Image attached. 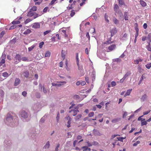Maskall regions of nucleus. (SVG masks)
Wrapping results in <instances>:
<instances>
[{
    "label": "nucleus",
    "instance_id": "obj_62",
    "mask_svg": "<svg viewBox=\"0 0 151 151\" xmlns=\"http://www.w3.org/2000/svg\"><path fill=\"white\" fill-rule=\"evenodd\" d=\"M59 147H60V144H58L57 145V146L55 148V151H58V148Z\"/></svg>",
    "mask_w": 151,
    "mask_h": 151
},
{
    "label": "nucleus",
    "instance_id": "obj_49",
    "mask_svg": "<svg viewBox=\"0 0 151 151\" xmlns=\"http://www.w3.org/2000/svg\"><path fill=\"white\" fill-rule=\"evenodd\" d=\"M138 70L140 73H141L142 70V69L141 68V67L139 66L137 68Z\"/></svg>",
    "mask_w": 151,
    "mask_h": 151
},
{
    "label": "nucleus",
    "instance_id": "obj_19",
    "mask_svg": "<svg viewBox=\"0 0 151 151\" xmlns=\"http://www.w3.org/2000/svg\"><path fill=\"white\" fill-rule=\"evenodd\" d=\"M147 38L149 42H148V44L150 45L151 42V33H149L147 36Z\"/></svg>",
    "mask_w": 151,
    "mask_h": 151
},
{
    "label": "nucleus",
    "instance_id": "obj_33",
    "mask_svg": "<svg viewBox=\"0 0 151 151\" xmlns=\"http://www.w3.org/2000/svg\"><path fill=\"white\" fill-rule=\"evenodd\" d=\"M75 14V11L74 10H72L71 11L70 16L71 17H73Z\"/></svg>",
    "mask_w": 151,
    "mask_h": 151
},
{
    "label": "nucleus",
    "instance_id": "obj_44",
    "mask_svg": "<svg viewBox=\"0 0 151 151\" xmlns=\"http://www.w3.org/2000/svg\"><path fill=\"white\" fill-rule=\"evenodd\" d=\"M31 21L32 20H31L30 19H27L25 21L24 23L26 24H27Z\"/></svg>",
    "mask_w": 151,
    "mask_h": 151
},
{
    "label": "nucleus",
    "instance_id": "obj_24",
    "mask_svg": "<svg viewBox=\"0 0 151 151\" xmlns=\"http://www.w3.org/2000/svg\"><path fill=\"white\" fill-rule=\"evenodd\" d=\"M12 23L13 24H18L20 23V22L19 20H14L12 22Z\"/></svg>",
    "mask_w": 151,
    "mask_h": 151
},
{
    "label": "nucleus",
    "instance_id": "obj_1",
    "mask_svg": "<svg viewBox=\"0 0 151 151\" xmlns=\"http://www.w3.org/2000/svg\"><path fill=\"white\" fill-rule=\"evenodd\" d=\"M119 7L117 4L114 5V10L117 14H121L120 17H123V15L121 10L119 9Z\"/></svg>",
    "mask_w": 151,
    "mask_h": 151
},
{
    "label": "nucleus",
    "instance_id": "obj_4",
    "mask_svg": "<svg viewBox=\"0 0 151 151\" xmlns=\"http://www.w3.org/2000/svg\"><path fill=\"white\" fill-rule=\"evenodd\" d=\"M98 143L96 142L93 141L92 142H90L88 141H87L86 142V145L88 147H90L92 145H96L98 144Z\"/></svg>",
    "mask_w": 151,
    "mask_h": 151
},
{
    "label": "nucleus",
    "instance_id": "obj_15",
    "mask_svg": "<svg viewBox=\"0 0 151 151\" xmlns=\"http://www.w3.org/2000/svg\"><path fill=\"white\" fill-rule=\"evenodd\" d=\"M35 13L32 12L31 10H30L27 13V16L29 17H31L35 15Z\"/></svg>",
    "mask_w": 151,
    "mask_h": 151
},
{
    "label": "nucleus",
    "instance_id": "obj_28",
    "mask_svg": "<svg viewBox=\"0 0 151 151\" xmlns=\"http://www.w3.org/2000/svg\"><path fill=\"white\" fill-rule=\"evenodd\" d=\"M31 32V31L30 29H27L24 32L23 34L24 35H27L30 33Z\"/></svg>",
    "mask_w": 151,
    "mask_h": 151
},
{
    "label": "nucleus",
    "instance_id": "obj_9",
    "mask_svg": "<svg viewBox=\"0 0 151 151\" xmlns=\"http://www.w3.org/2000/svg\"><path fill=\"white\" fill-rule=\"evenodd\" d=\"M79 112L78 110H75V109H72L69 111V113H71L72 115L73 116H75L77 114V112Z\"/></svg>",
    "mask_w": 151,
    "mask_h": 151
},
{
    "label": "nucleus",
    "instance_id": "obj_41",
    "mask_svg": "<svg viewBox=\"0 0 151 151\" xmlns=\"http://www.w3.org/2000/svg\"><path fill=\"white\" fill-rule=\"evenodd\" d=\"M44 44V42H40L39 44V47L40 48H42Z\"/></svg>",
    "mask_w": 151,
    "mask_h": 151
},
{
    "label": "nucleus",
    "instance_id": "obj_64",
    "mask_svg": "<svg viewBox=\"0 0 151 151\" xmlns=\"http://www.w3.org/2000/svg\"><path fill=\"white\" fill-rule=\"evenodd\" d=\"M48 9V7H45L43 9V12H47V9Z\"/></svg>",
    "mask_w": 151,
    "mask_h": 151
},
{
    "label": "nucleus",
    "instance_id": "obj_63",
    "mask_svg": "<svg viewBox=\"0 0 151 151\" xmlns=\"http://www.w3.org/2000/svg\"><path fill=\"white\" fill-rule=\"evenodd\" d=\"M38 14H37L36 13H35V15H34L33 16H34V17H33L35 19V18H37V17H38Z\"/></svg>",
    "mask_w": 151,
    "mask_h": 151
},
{
    "label": "nucleus",
    "instance_id": "obj_38",
    "mask_svg": "<svg viewBox=\"0 0 151 151\" xmlns=\"http://www.w3.org/2000/svg\"><path fill=\"white\" fill-rule=\"evenodd\" d=\"M119 119L118 118L114 119L112 120L111 122L112 123H116L118 121Z\"/></svg>",
    "mask_w": 151,
    "mask_h": 151
},
{
    "label": "nucleus",
    "instance_id": "obj_60",
    "mask_svg": "<svg viewBox=\"0 0 151 151\" xmlns=\"http://www.w3.org/2000/svg\"><path fill=\"white\" fill-rule=\"evenodd\" d=\"M114 62H119L121 61V59L119 58L115 59L114 60Z\"/></svg>",
    "mask_w": 151,
    "mask_h": 151
},
{
    "label": "nucleus",
    "instance_id": "obj_61",
    "mask_svg": "<svg viewBox=\"0 0 151 151\" xmlns=\"http://www.w3.org/2000/svg\"><path fill=\"white\" fill-rule=\"evenodd\" d=\"M59 116H60V114L59 112H58V114H57V116H56V119L57 120V122H58L59 119Z\"/></svg>",
    "mask_w": 151,
    "mask_h": 151
},
{
    "label": "nucleus",
    "instance_id": "obj_31",
    "mask_svg": "<svg viewBox=\"0 0 151 151\" xmlns=\"http://www.w3.org/2000/svg\"><path fill=\"white\" fill-rule=\"evenodd\" d=\"M37 6H33L30 9V10H31V11H37Z\"/></svg>",
    "mask_w": 151,
    "mask_h": 151
},
{
    "label": "nucleus",
    "instance_id": "obj_56",
    "mask_svg": "<svg viewBox=\"0 0 151 151\" xmlns=\"http://www.w3.org/2000/svg\"><path fill=\"white\" fill-rule=\"evenodd\" d=\"M39 1H40V2H35V5H40V4L42 2V0H39Z\"/></svg>",
    "mask_w": 151,
    "mask_h": 151
},
{
    "label": "nucleus",
    "instance_id": "obj_58",
    "mask_svg": "<svg viewBox=\"0 0 151 151\" xmlns=\"http://www.w3.org/2000/svg\"><path fill=\"white\" fill-rule=\"evenodd\" d=\"M42 88L43 92L45 93H47V91L46 89L45 88V87L43 86L42 87Z\"/></svg>",
    "mask_w": 151,
    "mask_h": 151
},
{
    "label": "nucleus",
    "instance_id": "obj_5",
    "mask_svg": "<svg viewBox=\"0 0 151 151\" xmlns=\"http://www.w3.org/2000/svg\"><path fill=\"white\" fill-rule=\"evenodd\" d=\"M21 117L26 119L27 118L28 114L27 112L24 111H22L20 113Z\"/></svg>",
    "mask_w": 151,
    "mask_h": 151
},
{
    "label": "nucleus",
    "instance_id": "obj_16",
    "mask_svg": "<svg viewBox=\"0 0 151 151\" xmlns=\"http://www.w3.org/2000/svg\"><path fill=\"white\" fill-rule=\"evenodd\" d=\"M23 75L24 77L27 78L29 76V73L27 70H26L23 73Z\"/></svg>",
    "mask_w": 151,
    "mask_h": 151
},
{
    "label": "nucleus",
    "instance_id": "obj_47",
    "mask_svg": "<svg viewBox=\"0 0 151 151\" xmlns=\"http://www.w3.org/2000/svg\"><path fill=\"white\" fill-rule=\"evenodd\" d=\"M94 114V113L93 112H91L89 114L88 116L90 117H92L93 116Z\"/></svg>",
    "mask_w": 151,
    "mask_h": 151
},
{
    "label": "nucleus",
    "instance_id": "obj_59",
    "mask_svg": "<svg viewBox=\"0 0 151 151\" xmlns=\"http://www.w3.org/2000/svg\"><path fill=\"white\" fill-rule=\"evenodd\" d=\"M111 85L112 86H114L116 85V83L115 81H112L111 83Z\"/></svg>",
    "mask_w": 151,
    "mask_h": 151
},
{
    "label": "nucleus",
    "instance_id": "obj_39",
    "mask_svg": "<svg viewBox=\"0 0 151 151\" xmlns=\"http://www.w3.org/2000/svg\"><path fill=\"white\" fill-rule=\"evenodd\" d=\"M16 38H14L13 39H12V40L11 41H10L11 43L12 44H15V42H16Z\"/></svg>",
    "mask_w": 151,
    "mask_h": 151
},
{
    "label": "nucleus",
    "instance_id": "obj_57",
    "mask_svg": "<svg viewBox=\"0 0 151 151\" xmlns=\"http://www.w3.org/2000/svg\"><path fill=\"white\" fill-rule=\"evenodd\" d=\"M146 48L147 50L149 51H151V47L150 46V45L148 44V45L147 46Z\"/></svg>",
    "mask_w": 151,
    "mask_h": 151
},
{
    "label": "nucleus",
    "instance_id": "obj_30",
    "mask_svg": "<svg viewBox=\"0 0 151 151\" xmlns=\"http://www.w3.org/2000/svg\"><path fill=\"white\" fill-rule=\"evenodd\" d=\"M50 55V52L49 51H47L45 53V57H49Z\"/></svg>",
    "mask_w": 151,
    "mask_h": 151
},
{
    "label": "nucleus",
    "instance_id": "obj_54",
    "mask_svg": "<svg viewBox=\"0 0 151 151\" xmlns=\"http://www.w3.org/2000/svg\"><path fill=\"white\" fill-rule=\"evenodd\" d=\"M57 0H52L50 3L49 4V5H52Z\"/></svg>",
    "mask_w": 151,
    "mask_h": 151
},
{
    "label": "nucleus",
    "instance_id": "obj_10",
    "mask_svg": "<svg viewBox=\"0 0 151 151\" xmlns=\"http://www.w3.org/2000/svg\"><path fill=\"white\" fill-rule=\"evenodd\" d=\"M116 47V45L115 44H112L110 45L108 47V49L110 51H112L114 50Z\"/></svg>",
    "mask_w": 151,
    "mask_h": 151
},
{
    "label": "nucleus",
    "instance_id": "obj_43",
    "mask_svg": "<svg viewBox=\"0 0 151 151\" xmlns=\"http://www.w3.org/2000/svg\"><path fill=\"white\" fill-rule=\"evenodd\" d=\"M73 98L75 99H78L79 98V96L78 95H75L73 96Z\"/></svg>",
    "mask_w": 151,
    "mask_h": 151
},
{
    "label": "nucleus",
    "instance_id": "obj_45",
    "mask_svg": "<svg viewBox=\"0 0 151 151\" xmlns=\"http://www.w3.org/2000/svg\"><path fill=\"white\" fill-rule=\"evenodd\" d=\"M140 142L139 141H137L133 144V146H136L138 144H139Z\"/></svg>",
    "mask_w": 151,
    "mask_h": 151
},
{
    "label": "nucleus",
    "instance_id": "obj_18",
    "mask_svg": "<svg viewBox=\"0 0 151 151\" xmlns=\"http://www.w3.org/2000/svg\"><path fill=\"white\" fill-rule=\"evenodd\" d=\"M139 2L140 4L142 7H145L147 5L146 3L142 0H140Z\"/></svg>",
    "mask_w": 151,
    "mask_h": 151
},
{
    "label": "nucleus",
    "instance_id": "obj_11",
    "mask_svg": "<svg viewBox=\"0 0 151 151\" xmlns=\"http://www.w3.org/2000/svg\"><path fill=\"white\" fill-rule=\"evenodd\" d=\"M40 24L39 23L36 22L32 24V27L35 29H37L40 28Z\"/></svg>",
    "mask_w": 151,
    "mask_h": 151
},
{
    "label": "nucleus",
    "instance_id": "obj_29",
    "mask_svg": "<svg viewBox=\"0 0 151 151\" xmlns=\"http://www.w3.org/2000/svg\"><path fill=\"white\" fill-rule=\"evenodd\" d=\"M35 46V45H33L31 47H29L28 48V50L29 51H30L33 50V49L34 48V47Z\"/></svg>",
    "mask_w": 151,
    "mask_h": 151
},
{
    "label": "nucleus",
    "instance_id": "obj_6",
    "mask_svg": "<svg viewBox=\"0 0 151 151\" xmlns=\"http://www.w3.org/2000/svg\"><path fill=\"white\" fill-rule=\"evenodd\" d=\"M13 118L12 116L9 114H8L6 118V120L8 122H11L13 121Z\"/></svg>",
    "mask_w": 151,
    "mask_h": 151
},
{
    "label": "nucleus",
    "instance_id": "obj_37",
    "mask_svg": "<svg viewBox=\"0 0 151 151\" xmlns=\"http://www.w3.org/2000/svg\"><path fill=\"white\" fill-rule=\"evenodd\" d=\"M113 22L115 24H117L119 23V21L116 18H114Z\"/></svg>",
    "mask_w": 151,
    "mask_h": 151
},
{
    "label": "nucleus",
    "instance_id": "obj_2",
    "mask_svg": "<svg viewBox=\"0 0 151 151\" xmlns=\"http://www.w3.org/2000/svg\"><path fill=\"white\" fill-rule=\"evenodd\" d=\"M58 83H52V86H55L58 87H60L63 85L64 84H66V82L65 81L57 82Z\"/></svg>",
    "mask_w": 151,
    "mask_h": 151
},
{
    "label": "nucleus",
    "instance_id": "obj_20",
    "mask_svg": "<svg viewBox=\"0 0 151 151\" xmlns=\"http://www.w3.org/2000/svg\"><path fill=\"white\" fill-rule=\"evenodd\" d=\"M131 74V73L130 71H128L127 72L123 77L126 79L127 77L130 76Z\"/></svg>",
    "mask_w": 151,
    "mask_h": 151
},
{
    "label": "nucleus",
    "instance_id": "obj_22",
    "mask_svg": "<svg viewBox=\"0 0 151 151\" xmlns=\"http://www.w3.org/2000/svg\"><path fill=\"white\" fill-rule=\"evenodd\" d=\"M132 89H129V90H127L126 93L125 94L124 96H129L131 92L132 91Z\"/></svg>",
    "mask_w": 151,
    "mask_h": 151
},
{
    "label": "nucleus",
    "instance_id": "obj_8",
    "mask_svg": "<svg viewBox=\"0 0 151 151\" xmlns=\"http://www.w3.org/2000/svg\"><path fill=\"white\" fill-rule=\"evenodd\" d=\"M79 150L78 151H90L91 149L88 147L84 146L82 147L81 149Z\"/></svg>",
    "mask_w": 151,
    "mask_h": 151
},
{
    "label": "nucleus",
    "instance_id": "obj_21",
    "mask_svg": "<svg viewBox=\"0 0 151 151\" xmlns=\"http://www.w3.org/2000/svg\"><path fill=\"white\" fill-rule=\"evenodd\" d=\"M128 13L127 12H124V17L125 20H128Z\"/></svg>",
    "mask_w": 151,
    "mask_h": 151
},
{
    "label": "nucleus",
    "instance_id": "obj_27",
    "mask_svg": "<svg viewBox=\"0 0 151 151\" xmlns=\"http://www.w3.org/2000/svg\"><path fill=\"white\" fill-rule=\"evenodd\" d=\"M135 29L136 30V32H139V29L138 28V25L137 23H135Z\"/></svg>",
    "mask_w": 151,
    "mask_h": 151
},
{
    "label": "nucleus",
    "instance_id": "obj_26",
    "mask_svg": "<svg viewBox=\"0 0 151 151\" xmlns=\"http://www.w3.org/2000/svg\"><path fill=\"white\" fill-rule=\"evenodd\" d=\"M9 75L6 72L3 73L2 74V76L4 77L7 78L9 76Z\"/></svg>",
    "mask_w": 151,
    "mask_h": 151
},
{
    "label": "nucleus",
    "instance_id": "obj_13",
    "mask_svg": "<svg viewBox=\"0 0 151 151\" xmlns=\"http://www.w3.org/2000/svg\"><path fill=\"white\" fill-rule=\"evenodd\" d=\"M50 146V142L49 141H48L47 142L46 144L44 146V147H43V148L44 149H49V148Z\"/></svg>",
    "mask_w": 151,
    "mask_h": 151
},
{
    "label": "nucleus",
    "instance_id": "obj_12",
    "mask_svg": "<svg viewBox=\"0 0 151 151\" xmlns=\"http://www.w3.org/2000/svg\"><path fill=\"white\" fill-rule=\"evenodd\" d=\"M76 61L77 64V66L78 67V69L80 70L79 64V58H78V53H76Z\"/></svg>",
    "mask_w": 151,
    "mask_h": 151
},
{
    "label": "nucleus",
    "instance_id": "obj_23",
    "mask_svg": "<svg viewBox=\"0 0 151 151\" xmlns=\"http://www.w3.org/2000/svg\"><path fill=\"white\" fill-rule=\"evenodd\" d=\"M82 115L79 114L77 115L75 118V119L76 121H78L82 117Z\"/></svg>",
    "mask_w": 151,
    "mask_h": 151
},
{
    "label": "nucleus",
    "instance_id": "obj_3",
    "mask_svg": "<svg viewBox=\"0 0 151 151\" xmlns=\"http://www.w3.org/2000/svg\"><path fill=\"white\" fill-rule=\"evenodd\" d=\"M15 63L16 64H17L20 62L22 59L21 55L19 54H17L15 56Z\"/></svg>",
    "mask_w": 151,
    "mask_h": 151
},
{
    "label": "nucleus",
    "instance_id": "obj_55",
    "mask_svg": "<svg viewBox=\"0 0 151 151\" xmlns=\"http://www.w3.org/2000/svg\"><path fill=\"white\" fill-rule=\"evenodd\" d=\"M151 111L150 110H149L148 111L144 112H143V114L144 115H147L148 114V113L150 112Z\"/></svg>",
    "mask_w": 151,
    "mask_h": 151
},
{
    "label": "nucleus",
    "instance_id": "obj_32",
    "mask_svg": "<svg viewBox=\"0 0 151 151\" xmlns=\"http://www.w3.org/2000/svg\"><path fill=\"white\" fill-rule=\"evenodd\" d=\"M147 97L146 94H144L142 96L141 99L143 101H144L146 99Z\"/></svg>",
    "mask_w": 151,
    "mask_h": 151
},
{
    "label": "nucleus",
    "instance_id": "obj_42",
    "mask_svg": "<svg viewBox=\"0 0 151 151\" xmlns=\"http://www.w3.org/2000/svg\"><path fill=\"white\" fill-rule=\"evenodd\" d=\"M73 5V4H71L70 5V6L67 7V9L69 10L72 9L73 8V7H72Z\"/></svg>",
    "mask_w": 151,
    "mask_h": 151
},
{
    "label": "nucleus",
    "instance_id": "obj_52",
    "mask_svg": "<svg viewBox=\"0 0 151 151\" xmlns=\"http://www.w3.org/2000/svg\"><path fill=\"white\" fill-rule=\"evenodd\" d=\"M125 138L123 137H117V139L119 141H120L122 142L123 141V139H125Z\"/></svg>",
    "mask_w": 151,
    "mask_h": 151
},
{
    "label": "nucleus",
    "instance_id": "obj_36",
    "mask_svg": "<svg viewBox=\"0 0 151 151\" xmlns=\"http://www.w3.org/2000/svg\"><path fill=\"white\" fill-rule=\"evenodd\" d=\"M113 43V42L111 41L110 40H107L105 42H104V44H111Z\"/></svg>",
    "mask_w": 151,
    "mask_h": 151
},
{
    "label": "nucleus",
    "instance_id": "obj_50",
    "mask_svg": "<svg viewBox=\"0 0 151 151\" xmlns=\"http://www.w3.org/2000/svg\"><path fill=\"white\" fill-rule=\"evenodd\" d=\"M51 32V31L50 30H47L46 31L44 32V35L50 33Z\"/></svg>",
    "mask_w": 151,
    "mask_h": 151
},
{
    "label": "nucleus",
    "instance_id": "obj_46",
    "mask_svg": "<svg viewBox=\"0 0 151 151\" xmlns=\"http://www.w3.org/2000/svg\"><path fill=\"white\" fill-rule=\"evenodd\" d=\"M128 113L126 112H124V113L122 117L123 118H124L127 115Z\"/></svg>",
    "mask_w": 151,
    "mask_h": 151
},
{
    "label": "nucleus",
    "instance_id": "obj_35",
    "mask_svg": "<svg viewBox=\"0 0 151 151\" xmlns=\"http://www.w3.org/2000/svg\"><path fill=\"white\" fill-rule=\"evenodd\" d=\"M106 22L109 23V20L108 19V16L106 14H105L104 16Z\"/></svg>",
    "mask_w": 151,
    "mask_h": 151
},
{
    "label": "nucleus",
    "instance_id": "obj_7",
    "mask_svg": "<svg viewBox=\"0 0 151 151\" xmlns=\"http://www.w3.org/2000/svg\"><path fill=\"white\" fill-rule=\"evenodd\" d=\"M117 30L116 28L114 27V28L112 29L110 31L111 37H112L114 35L117 33Z\"/></svg>",
    "mask_w": 151,
    "mask_h": 151
},
{
    "label": "nucleus",
    "instance_id": "obj_34",
    "mask_svg": "<svg viewBox=\"0 0 151 151\" xmlns=\"http://www.w3.org/2000/svg\"><path fill=\"white\" fill-rule=\"evenodd\" d=\"M145 67L148 69H150L151 67V63H149L146 65Z\"/></svg>",
    "mask_w": 151,
    "mask_h": 151
},
{
    "label": "nucleus",
    "instance_id": "obj_53",
    "mask_svg": "<svg viewBox=\"0 0 151 151\" xmlns=\"http://www.w3.org/2000/svg\"><path fill=\"white\" fill-rule=\"evenodd\" d=\"M5 33V32L4 31H2L0 34V37H2L4 36V35Z\"/></svg>",
    "mask_w": 151,
    "mask_h": 151
},
{
    "label": "nucleus",
    "instance_id": "obj_51",
    "mask_svg": "<svg viewBox=\"0 0 151 151\" xmlns=\"http://www.w3.org/2000/svg\"><path fill=\"white\" fill-rule=\"evenodd\" d=\"M85 81H86V82L88 83H89V78L88 77L86 76L85 78Z\"/></svg>",
    "mask_w": 151,
    "mask_h": 151
},
{
    "label": "nucleus",
    "instance_id": "obj_17",
    "mask_svg": "<svg viewBox=\"0 0 151 151\" xmlns=\"http://www.w3.org/2000/svg\"><path fill=\"white\" fill-rule=\"evenodd\" d=\"M1 61H0V66H1L3 64H4L5 63V58L2 57H1Z\"/></svg>",
    "mask_w": 151,
    "mask_h": 151
},
{
    "label": "nucleus",
    "instance_id": "obj_14",
    "mask_svg": "<svg viewBox=\"0 0 151 151\" xmlns=\"http://www.w3.org/2000/svg\"><path fill=\"white\" fill-rule=\"evenodd\" d=\"M20 82V79L18 78H16L15 80L14 86H15L18 85Z\"/></svg>",
    "mask_w": 151,
    "mask_h": 151
},
{
    "label": "nucleus",
    "instance_id": "obj_48",
    "mask_svg": "<svg viewBox=\"0 0 151 151\" xmlns=\"http://www.w3.org/2000/svg\"><path fill=\"white\" fill-rule=\"evenodd\" d=\"M22 60L24 61H26L28 60V58H27L26 57H23L22 58Z\"/></svg>",
    "mask_w": 151,
    "mask_h": 151
},
{
    "label": "nucleus",
    "instance_id": "obj_40",
    "mask_svg": "<svg viewBox=\"0 0 151 151\" xmlns=\"http://www.w3.org/2000/svg\"><path fill=\"white\" fill-rule=\"evenodd\" d=\"M147 124V121H141V126H143L144 125H146Z\"/></svg>",
    "mask_w": 151,
    "mask_h": 151
},
{
    "label": "nucleus",
    "instance_id": "obj_25",
    "mask_svg": "<svg viewBox=\"0 0 151 151\" xmlns=\"http://www.w3.org/2000/svg\"><path fill=\"white\" fill-rule=\"evenodd\" d=\"M119 6L125 4V2L123 0H119Z\"/></svg>",
    "mask_w": 151,
    "mask_h": 151
}]
</instances>
